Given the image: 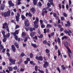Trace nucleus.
<instances>
[{"mask_svg": "<svg viewBox=\"0 0 73 73\" xmlns=\"http://www.w3.org/2000/svg\"><path fill=\"white\" fill-rule=\"evenodd\" d=\"M8 69H8H7L6 70V72L7 73H10V72H11V71H12L13 70V68L12 67H9Z\"/></svg>", "mask_w": 73, "mask_h": 73, "instance_id": "6e6552de", "label": "nucleus"}, {"mask_svg": "<svg viewBox=\"0 0 73 73\" xmlns=\"http://www.w3.org/2000/svg\"><path fill=\"white\" fill-rule=\"evenodd\" d=\"M30 58H27V60L26 61H28V62L29 61H30Z\"/></svg>", "mask_w": 73, "mask_h": 73, "instance_id": "69168bd1", "label": "nucleus"}, {"mask_svg": "<svg viewBox=\"0 0 73 73\" xmlns=\"http://www.w3.org/2000/svg\"><path fill=\"white\" fill-rule=\"evenodd\" d=\"M38 71H39V72H40V73H44V72L43 71L40 70V69H38Z\"/></svg>", "mask_w": 73, "mask_h": 73, "instance_id": "c03bdc74", "label": "nucleus"}, {"mask_svg": "<svg viewBox=\"0 0 73 73\" xmlns=\"http://www.w3.org/2000/svg\"><path fill=\"white\" fill-rule=\"evenodd\" d=\"M38 5H39V7H41V6H42V4L40 2H39L38 3Z\"/></svg>", "mask_w": 73, "mask_h": 73, "instance_id": "37998d69", "label": "nucleus"}, {"mask_svg": "<svg viewBox=\"0 0 73 73\" xmlns=\"http://www.w3.org/2000/svg\"><path fill=\"white\" fill-rule=\"evenodd\" d=\"M35 35V32H31L30 34V36L31 37H33Z\"/></svg>", "mask_w": 73, "mask_h": 73, "instance_id": "dca6fc26", "label": "nucleus"}, {"mask_svg": "<svg viewBox=\"0 0 73 73\" xmlns=\"http://www.w3.org/2000/svg\"><path fill=\"white\" fill-rule=\"evenodd\" d=\"M44 22L45 24H48V21H47V20L44 19Z\"/></svg>", "mask_w": 73, "mask_h": 73, "instance_id": "603ef678", "label": "nucleus"}, {"mask_svg": "<svg viewBox=\"0 0 73 73\" xmlns=\"http://www.w3.org/2000/svg\"><path fill=\"white\" fill-rule=\"evenodd\" d=\"M6 54H7L9 57L10 56V54L8 52H7L6 53Z\"/></svg>", "mask_w": 73, "mask_h": 73, "instance_id": "49530a36", "label": "nucleus"}, {"mask_svg": "<svg viewBox=\"0 0 73 73\" xmlns=\"http://www.w3.org/2000/svg\"><path fill=\"white\" fill-rule=\"evenodd\" d=\"M21 18L22 19V20H24L26 19V17L24 15H21Z\"/></svg>", "mask_w": 73, "mask_h": 73, "instance_id": "aec40b11", "label": "nucleus"}, {"mask_svg": "<svg viewBox=\"0 0 73 73\" xmlns=\"http://www.w3.org/2000/svg\"><path fill=\"white\" fill-rule=\"evenodd\" d=\"M64 32L65 33H66V34H68V33L69 32V31L66 30H65L64 31Z\"/></svg>", "mask_w": 73, "mask_h": 73, "instance_id": "0e129e2a", "label": "nucleus"}, {"mask_svg": "<svg viewBox=\"0 0 73 73\" xmlns=\"http://www.w3.org/2000/svg\"><path fill=\"white\" fill-rule=\"evenodd\" d=\"M61 20L62 21L64 20H65V18L64 17H61Z\"/></svg>", "mask_w": 73, "mask_h": 73, "instance_id": "a19ab883", "label": "nucleus"}, {"mask_svg": "<svg viewBox=\"0 0 73 73\" xmlns=\"http://www.w3.org/2000/svg\"><path fill=\"white\" fill-rule=\"evenodd\" d=\"M33 54L32 53H31L30 54V58H33Z\"/></svg>", "mask_w": 73, "mask_h": 73, "instance_id": "c9c22d12", "label": "nucleus"}, {"mask_svg": "<svg viewBox=\"0 0 73 73\" xmlns=\"http://www.w3.org/2000/svg\"><path fill=\"white\" fill-rule=\"evenodd\" d=\"M49 66V64L48 62L46 61L44 62V64H43V68H46V66Z\"/></svg>", "mask_w": 73, "mask_h": 73, "instance_id": "9d476101", "label": "nucleus"}, {"mask_svg": "<svg viewBox=\"0 0 73 73\" xmlns=\"http://www.w3.org/2000/svg\"><path fill=\"white\" fill-rule=\"evenodd\" d=\"M28 16L29 17H32V15L30 12H29Z\"/></svg>", "mask_w": 73, "mask_h": 73, "instance_id": "de8ad7c7", "label": "nucleus"}, {"mask_svg": "<svg viewBox=\"0 0 73 73\" xmlns=\"http://www.w3.org/2000/svg\"><path fill=\"white\" fill-rule=\"evenodd\" d=\"M17 66H15V67H14L13 68V69L14 70H17Z\"/></svg>", "mask_w": 73, "mask_h": 73, "instance_id": "58836bf2", "label": "nucleus"}, {"mask_svg": "<svg viewBox=\"0 0 73 73\" xmlns=\"http://www.w3.org/2000/svg\"><path fill=\"white\" fill-rule=\"evenodd\" d=\"M4 46H3L2 44H1V41H0V51L1 52V50H2V49H3Z\"/></svg>", "mask_w": 73, "mask_h": 73, "instance_id": "2eb2a0df", "label": "nucleus"}, {"mask_svg": "<svg viewBox=\"0 0 73 73\" xmlns=\"http://www.w3.org/2000/svg\"><path fill=\"white\" fill-rule=\"evenodd\" d=\"M24 55H25V54H24L23 52H22V53L21 54V56L23 57H24Z\"/></svg>", "mask_w": 73, "mask_h": 73, "instance_id": "72a5a7b5", "label": "nucleus"}, {"mask_svg": "<svg viewBox=\"0 0 73 73\" xmlns=\"http://www.w3.org/2000/svg\"><path fill=\"white\" fill-rule=\"evenodd\" d=\"M48 2L50 3V5H52V7H54V3H53V0H48Z\"/></svg>", "mask_w": 73, "mask_h": 73, "instance_id": "f8f14e48", "label": "nucleus"}, {"mask_svg": "<svg viewBox=\"0 0 73 73\" xmlns=\"http://www.w3.org/2000/svg\"><path fill=\"white\" fill-rule=\"evenodd\" d=\"M51 37H53V36H54V33L52 32L50 34Z\"/></svg>", "mask_w": 73, "mask_h": 73, "instance_id": "e433bc0d", "label": "nucleus"}, {"mask_svg": "<svg viewBox=\"0 0 73 73\" xmlns=\"http://www.w3.org/2000/svg\"><path fill=\"white\" fill-rule=\"evenodd\" d=\"M17 15L15 16V19H16V21L17 22H19V21L20 19V14L19 13H17Z\"/></svg>", "mask_w": 73, "mask_h": 73, "instance_id": "39448f33", "label": "nucleus"}, {"mask_svg": "<svg viewBox=\"0 0 73 73\" xmlns=\"http://www.w3.org/2000/svg\"><path fill=\"white\" fill-rule=\"evenodd\" d=\"M67 24H65V26L66 27H69V26H70V23L69 22V21H68L67 22Z\"/></svg>", "mask_w": 73, "mask_h": 73, "instance_id": "ddd939ff", "label": "nucleus"}, {"mask_svg": "<svg viewBox=\"0 0 73 73\" xmlns=\"http://www.w3.org/2000/svg\"><path fill=\"white\" fill-rule=\"evenodd\" d=\"M47 28H52V25H51L48 24L47 25Z\"/></svg>", "mask_w": 73, "mask_h": 73, "instance_id": "5701e85b", "label": "nucleus"}, {"mask_svg": "<svg viewBox=\"0 0 73 73\" xmlns=\"http://www.w3.org/2000/svg\"><path fill=\"white\" fill-rule=\"evenodd\" d=\"M0 73H6L5 71L4 70H3V72H0Z\"/></svg>", "mask_w": 73, "mask_h": 73, "instance_id": "774afa93", "label": "nucleus"}, {"mask_svg": "<svg viewBox=\"0 0 73 73\" xmlns=\"http://www.w3.org/2000/svg\"><path fill=\"white\" fill-rule=\"evenodd\" d=\"M66 49L68 50L67 52H68V53H72V51L70 50V49L68 47L66 48Z\"/></svg>", "mask_w": 73, "mask_h": 73, "instance_id": "4be33fe9", "label": "nucleus"}, {"mask_svg": "<svg viewBox=\"0 0 73 73\" xmlns=\"http://www.w3.org/2000/svg\"><path fill=\"white\" fill-rule=\"evenodd\" d=\"M57 70L58 71L59 73H61V71H60V68H59V67L57 68Z\"/></svg>", "mask_w": 73, "mask_h": 73, "instance_id": "6e6d98bb", "label": "nucleus"}, {"mask_svg": "<svg viewBox=\"0 0 73 73\" xmlns=\"http://www.w3.org/2000/svg\"><path fill=\"white\" fill-rule=\"evenodd\" d=\"M11 15V11L9 10L7 11V12H5L4 13H2V16H4V17H8L10 16Z\"/></svg>", "mask_w": 73, "mask_h": 73, "instance_id": "7ed1b4c3", "label": "nucleus"}, {"mask_svg": "<svg viewBox=\"0 0 73 73\" xmlns=\"http://www.w3.org/2000/svg\"><path fill=\"white\" fill-rule=\"evenodd\" d=\"M58 7H59L60 9H61L62 7H61V4H59Z\"/></svg>", "mask_w": 73, "mask_h": 73, "instance_id": "338daca9", "label": "nucleus"}, {"mask_svg": "<svg viewBox=\"0 0 73 73\" xmlns=\"http://www.w3.org/2000/svg\"><path fill=\"white\" fill-rule=\"evenodd\" d=\"M14 45L13 44L11 45V50L14 53H15L16 50V47H15V46H16L18 45V43L17 42H15L14 43Z\"/></svg>", "mask_w": 73, "mask_h": 73, "instance_id": "f03ea898", "label": "nucleus"}, {"mask_svg": "<svg viewBox=\"0 0 73 73\" xmlns=\"http://www.w3.org/2000/svg\"><path fill=\"white\" fill-rule=\"evenodd\" d=\"M65 2V0H64L63 1H62V4H63V5H64Z\"/></svg>", "mask_w": 73, "mask_h": 73, "instance_id": "4d7b16f0", "label": "nucleus"}, {"mask_svg": "<svg viewBox=\"0 0 73 73\" xmlns=\"http://www.w3.org/2000/svg\"><path fill=\"white\" fill-rule=\"evenodd\" d=\"M38 38H43V35H42V34H41L40 35V36H38Z\"/></svg>", "mask_w": 73, "mask_h": 73, "instance_id": "a878e982", "label": "nucleus"}, {"mask_svg": "<svg viewBox=\"0 0 73 73\" xmlns=\"http://www.w3.org/2000/svg\"><path fill=\"white\" fill-rule=\"evenodd\" d=\"M44 33H46V29H44Z\"/></svg>", "mask_w": 73, "mask_h": 73, "instance_id": "13d9d810", "label": "nucleus"}, {"mask_svg": "<svg viewBox=\"0 0 73 73\" xmlns=\"http://www.w3.org/2000/svg\"><path fill=\"white\" fill-rule=\"evenodd\" d=\"M40 22L41 24H42V23H43V21L42 20H40Z\"/></svg>", "mask_w": 73, "mask_h": 73, "instance_id": "bf43d9fd", "label": "nucleus"}, {"mask_svg": "<svg viewBox=\"0 0 73 73\" xmlns=\"http://www.w3.org/2000/svg\"><path fill=\"white\" fill-rule=\"evenodd\" d=\"M61 67L63 70H65V66H64V65H62V66H61Z\"/></svg>", "mask_w": 73, "mask_h": 73, "instance_id": "393cba45", "label": "nucleus"}, {"mask_svg": "<svg viewBox=\"0 0 73 73\" xmlns=\"http://www.w3.org/2000/svg\"><path fill=\"white\" fill-rule=\"evenodd\" d=\"M33 3L34 5H36V4H37V1L38 0H33Z\"/></svg>", "mask_w": 73, "mask_h": 73, "instance_id": "6ab92c4d", "label": "nucleus"}, {"mask_svg": "<svg viewBox=\"0 0 73 73\" xmlns=\"http://www.w3.org/2000/svg\"><path fill=\"white\" fill-rule=\"evenodd\" d=\"M45 27V25L43 24H41V28H44Z\"/></svg>", "mask_w": 73, "mask_h": 73, "instance_id": "473e14b6", "label": "nucleus"}, {"mask_svg": "<svg viewBox=\"0 0 73 73\" xmlns=\"http://www.w3.org/2000/svg\"><path fill=\"white\" fill-rule=\"evenodd\" d=\"M5 5L3 4L1 5V6L0 7V10H4L5 8Z\"/></svg>", "mask_w": 73, "mask_h": 73, "instance_id": "4468645a", "label": "nucleus"}, {"mask_svg": "<svg viewBox=\"0 0 73 73\" xmlns=\"http://www.w3.org/2000/svg\"><path fill=\"white\" fill-rule=\"evenodd\" d=\"M37 23H38L37 21H35L34 22H33L34 25H36V24H37Z\"/></svg>", "mask_w": 73, "mask_h": 73, "instance_id": "4c0bfd02", "label": "nucleus"}, {"mask_svg": "<svg viewBox=\"0 0 73 73\" xmlns=\"http://www.w3.org/2000/svg\"><path fill=\"white\" fill-rule=\"evenodd\" d=\"M2 33L3 36V42H6L7 40V38H9L10 37V34L9 33H8L7 34L5 35V32L4 31H3L2 32Z\"/></svg>", "mask_w": 73, "mask_h": 73, "instance_id": "f257e3e1", "label": "nucleus"}, {"mask_svg": "<svg viewBox=\"0 0 73 73\" xmlns=\"http://www.w3.org/2000/svg\"><path fill=\"white\" fill-rule=\"evenodd\" d=\"M24 63L25 64H28V62L27 60H26L24 62Z\"/></svg>", "mask_w": 73, "mask_h": 73, "instance_id": "09e8293b", "label": "nucleus"}, {"mask_svg": "<svg viewBox=\"0 0 73 73\" xmlns=\"http://www.w3.org/2000/svg\"><path fill=\"white\" fill-rule=\"evenodd\" d=\"M53 16L55 17H56L57 16V14L56 13H54L53 14Z\"/></svg>", "mask_w": 73, "mask_h": 73, "instance_id": "e2e57ef3", "label": "nucleus"}, {"mask_svg": "<svg viewBox=\"0 0 73 73\" xmlns=\"http://www.w3.org/2000/svg\"><path fill=\"white\" fill-rule=\"evenodd\" d=\"M33 39H36V40H37V36H35L34 37H33Z\"/></svg>", "mask_w": 73, "mask_h": 73, "instance_id": "8fccbe9b", "label": "nucleus"}, {"mask_svg": "<svg viewBox=\"0 0 73 73\" xmlns=\"http://www.w3.org/2000/svg\"><path fill=\"white\" fill-rule=\"evenodd\" d=\"M24 24L26 27H29V25H30V24L28 23V21L27 20L25 21Z\"/></svg>", "mask_w": 73, "mask_h": 73, "instance_id": "1a4fd4ad", "label": "nucleus"}, {"mask_svg": "<svg viewBox=\"0 0 73 73\" xmlns=\"http://www.w3.org/2000/svg\"><path fill=\"white\" fill-rule=\"evenodd\" d=\"M55 50H57V49H58V47H57V45H55Z\"/></svg>", "mask_w": 73, "mask_h": 73, "instance_id": "5fc2aeb1", "label": "nucleus"}, {"mask_svg": "<svg viewBox=\"0 0 73 73\" xmlns=\"http://www.w3.org/2000/svg\"><path fill=\"white\" fill-rule=\"evenodd\" d=\"M43 43L44 44H46V43H47V41L46 40H45L43 42Z\"/></svg>", "mask_w": 73, "mask_h": 73, "instance_id": "3c124183", "label": "nucleus"}, {"mask_svg": "<svg viewBox=\"0 0 73 73\" xmlns=\"http://www.w3.org/2000/svg\"><path fill=\"white\" fill-rule=\"evenodd\" d=\"M8 3L10 5V6H9L10 8V7H13V6H14V4L12 3V1H8Z\"/></svg>", "mask_w": 73, "mask_h": 73, "instance_id": "9b49d317", "label": "nucleus"}, {"mask_svg": "<svg viewBox=\"0 0 73 73\" xmlns=\"http://www.w3.org/2000/svg\"><path fill=\"white\" fill-rule=\"evenodd\" d=\"M30 64H31L32 65H35V64L33 63V61H30Z\"/></svg>", "mask_w": 73, "mask_h": 73, "instance_id": "c85d7f7f", "label": "nucleus"}, {"mask_svg": "<svg viewBox=\"0 0 73 73\" xmlns=\"http://www.w3.org/2000/svg\"><path fill=\"white\" fill-rule=\"evenodd\" d=\"M11 22L13 23H14V24H15V25H16V22H15V21L14 20H11Z\"/></svg>", "mask_w": 73, "mask_h": 73, "instance_id": "f704fd0d", "label": "nucleus"}, {"mask_svg": "<svg viewBox=\"0 0 73 73\" xmlns=\"http://www.w3.org/2000/svg\"><path fill=\"white\" fill-rule=\"evenodd\" d=\"M63 15H64V17H67V14H66V13H64Z\"/></svg>", "mask_w": 73, "mask_h": 73, "instance_id": "052dcab7", "label": "nucleus"}, {"mask_svg": "<svg viewBox=\"0 0 73 73\" xmlns=\"http://www.w3.org/2000/svg\"><path fill=\"white\" fill-rule=\"evenodd\" d=\"M27 41H28V37H25V39L24 40V42H27Z\"/></svg>", "mask_w": 73, "mask_h": 73, "instance_id": "c756f323", "label": "nucleus"}, {"mask_svg": "<svg viewBox=\"0 0 73 73\" xmlns=\"http://www.w3.org/2000/svg\"><path fill=\"white\" fill-rule=\"evenodd\" d=\"M38 69V67L37 66H35V70L36 72H37V70Z\"/></svg>", "mask_w": 73, "mask_h": 73, "instance_id": "2f4dec72", "label": "nucleus"}, {"mask_svg": "<svg viewBox=\"0 0 73 73\" xmlns=\"http://www.w3.org/2000/svg\"><path fill=\"white\" fill-rule=\"evenodd\" d=\"M33 28L32 27H30L29 29V30L30 32H32L33 31Z\"/></svg>", "mask_w": 73, "mask_h": 73, "instance_id": "79ce46f5", "label": "nucleus"}, {"mask_svg": "<svg viewBox=\"0 0 73 73\" xmlns=\"http://www.w3.org/2000/svg\"><path fill=\"white\" fill-rule=\"evenodd\" d=\"M64 46L66 48H69L68 47V42H67V41H66L64 44Z\"/></svg>", "mask_w": 73, "mask_h": 73, "instance_id": "a211bd4d", "label": "nucleus"}, {"mask_svg": "<svg viewBox=\"0 0 73 73\" xmlns=\"http://www.w3.org/2000/svg\"><path fill=\"white\" fill-rule=\"evenodd\" d=\"M3 29H5V27H7V23L5 22V23H3Z\"/></svg>", "mask_w": 73, "mask_h": 73, "instance_id": "f3484780", "label": "nucleus"}, {"mask_svg": "<svg viewBox=\"0 0 73 73\" xmlns=\"http://www.w3.org/2000/svg\"><path fill=\"white\" fill-rule=\"evenodd\" d=\"M6 29L7 31V32H9V28L8 27V26H7L6 27Z\"/></svg>", "mask_w": 73, "mask_h": 73, "instance_id": "cd10ccee", "label": "nucleus"}, {"mask_svg": "<svg viewBox=\"0 0 73 73\" xmlns=\"http://www.w3.org/2000/svg\"><path fill=\"white\" fill-rule=\"evenodd\" d=\"M5 52V49L4 48L3 49L2 52L3 53H4Z\"/></svg>", "mask_w": 73, "mask_h": 73, "instance_id": "680f3d73", "label": "nucleus"}, {"mask_svg": "<svg viewBox=\"0 0 73 73\" xmlns=\"http://www.w3.org/2000/svg\"><path fill=\"white\" fill-rule=\"evenodd\" d=\"M30 11L33 14H35V13H36V9L35 8V7H33L30 9Z\"/></svg>", "mask_w": 73, "mask_h": 73, "instance_id": "0eeeda50", "label": "nucleus"}, {"mask_svg": "<svg viewBox=\"0 0 73 73\" xmlns=\"http://www.w3.org/2000/svg\"><path fill=\"white\" fill-rule=\"evenodd\" d=\"M21 4V2H20V1H18V3H16V5H20Z\"/></svg>", "mask_w": 73, "mask_h": 73, "instance_id": "a18cd8bd", "label": "nucleus"}, {"mask_svg": "<svg viewBox=\"0 0 73 73\" xmlns=\"http://www.w3.org/2000/svg\"><path fill=\"white\" fill-rule=\"evenodd\" d=\"M57 41L58 44H61V40L60 39V38H57Z\"/></svg>", "mask_w": 73, "mask_h": 73, "instance_id": "b1692460", "label": "nucleus"}, {"mask_svg": "<svg viewBox=\"0 0 73 73\" xmlns=\"http://www.w3.org/2000/svg\"><path fill=\"white\" fill-rule=\"evenodd\" d=\"M38 25H34V27L35 28L37 29L38 28Z\"/></svg>", "mask_w": 73, "mask_h": 73, "instance_id": "864d4df0", "label": "nucleus"}, {"mask_svg": "<svg viewBox=\"0 0 73 73\" xmlns=\"http://www.w3.org/2000/svg\"><path fill=\"white\" fill-rule=\"evenodd\" d=\"M31 45L34 48H37V46L36 44H33V43H31Z\"/></svg>", "mask_w": 73, "mask_h": 73, "instance_id": "412c9836", "label": "nucleus"}, {"mask_svg": "<svg viewBox=\"0 0 73 73\" xmlns=\"http://www.w3.org/2000/svg\"><path fill=\"white\" fill-rule=\"evenodd\" d=\"M35 58L36 59V60H39V61H42V60H43L42 56H40L39 57L38 56H36L35 57Z\"/></svg>", "mask_w": 73, "mask_h": 73, "instance_id": "423d86ee", "label": "nucleus"}, {"mask_svg": "<svg viewBox=\"0 0 73 73\" xmlns=\"http://www.w3.org/2000/svg\"><path fill=\"white\" fill-rule=\"evenodd\" d=\"M58 56H60V55H61V51H60V50L59 49L58 50Z\"/></svg>", "mask_w": 73, "mask_h": 73, "instance_id": "bb28decb", "label": "nucleus"}, {"mask_svg": "<svg viewBox=\"0 0 73 73\" xmlns=\"http://www.w3.org/2000/svg\"><path fill=\"white\" fill-rule=\"evenodd\" d=\"M20 28L19 25H16L15 29H17V28Z\"/></svg>", "mask_w": 73, "mask_h": 73, "instance_id": "ea45409f", "label": "nucleus"}, {"mask_svg": "<svg viewBox=\"0 0 73 73\" xmlns=\"http://www.w3.org/2000/svg\"><path fill=\"white\" fill-rule=\"evenodd\" d=\"M9 60L10 63V65H14L16 64V60H13L12 58V57L9 58Z\"/></svg>", "mask_w": 73, "mask_h": 73, "instance_id": "20e7f679", "label": "nucleus"}, {"mask_svg": "<svg viewBox=\"0 0 73 73\" xmlns=\"http://www.w3.org/2000/svg\"><path fill=\"white\" fill-rule=\"evenodd\" d=\"M46 53H49L50 52V51L48 49H46Z\"/></svg>", "mask_w": 73, "mask_h": 73, "instance_id": "7c9ffc66", "label": "nucleus"}]
</instances>
